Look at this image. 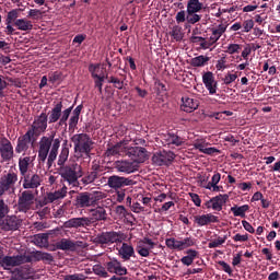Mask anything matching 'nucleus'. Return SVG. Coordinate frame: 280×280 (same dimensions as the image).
I'll return each mask as SVG.
<instances>
[{"label": "nucleus", "mask_w": 280, "mask_h": 280, "mask_svg": "<svg viewBox=\"0 0 280 280\" xmlns=\"http://www.w3.org/2000/svg\"><path fill=\"white\" fill-rule=\"evenodd\" d=\"M67 161H69V148L67 144H62L57 161L59 176H61L65 183L75 187V185H78V178H82V166L78 163L66 165L65 163H67Z\"/></svg>", "instance_id": "f257e3e1"}, {"label": "nucleus", "mask_w": 280, "mask_h": 280, "mask_svg": "<svg viewBox=\"0 0 280 280\" xmlns=\"http://www.w3.org/2000/svg\"><path fill=\"white\" fill-rule=\"evenodd\" d=\"M60 138H56V132H51L49 137L44 136L39 140V149L37 160L39 163L47 161L48 170L54 166L58 159V150H60Z\"/></svg>", "instance_id": "f03ea898"}, {"label": "nucleus", "mask_w": 280, "mask_h": 280, "mask_svg": "<svg viewBox=\"0 0 280 280\" xmlns=\"http://www.w3.org/2000/svg\"><path fill=\"white\" fill-rule=\"evenodd\" d=\"M106 195L102 191H83L79 192L74 198V207L77 209H89L96 207L100 200H104Z\"/></svg>", "instance_id": "7ed1b4c3"}, {"label": "nucleus", "mask_w": 280, "mask_h": 280, "mask_svg": "<svg viewBox=\"0 0 280 280\" xmlns=\"http://www.w3.org/2000/svg\"><path fill=\"white\" fill-rule=\"evenodd\" d=\"M71 141L74 143V152H80V154H85V156L91 154V150H93V140H91L90 135L75 133L72 136Z\"/></svg>", "instance_id": "20e7f679"}, {"label": "nucleus", "mask_w": 280, "mask_h": 280, "mask_svg": "<svg viewBox=\"0 0 280 280\" xmlns=\"http://www.w3.org/2000/svg\"><path fill=\"white\" fill-rule=\"evenodd\" d=\"M135 178L132 177H124L119 175H110L107 177V186L109 189H114V191H119V189H124L125 187H132L136 185Z\"/></svg>", "instance_id": "39448f33"}, {"label": "nucleus", "mask_w": 280, "mask_h": 280, "mask_svg": "<svg viewBox=\"0 0 280 280\" xmlns=\"http://www.w3.org/2000/svg\"><path fill=\"white\" fill-rule=\"evenodd\" d=\"M47 113H42L39 116L35 117L34 121L27 129L35 139H38L43 132L47 131Z\"/></svg>", "instance_id": "423d86ee"}, {"label": "nucleus", "mask_w": 280, "mask_h": 280, "mask_svg": "<svg viewBox=\"0 0 280 280\" xmlns=\"http://www.w3.org/2000/svg\"><path fill=\"white\" fill-rule=\"evenodd\" d=\"M23 264H32V256L16 255V256H2L0 258V266L2 268H16Z\"/></svg>", "instance_id": "0eeeda50"}, {"label": "nucleus", "mask_w": 280, "mask_h": 280, "mask_svg": "<svg viewBox=\"0 0 280 280\" xmlns=\"http://www.w3.org/2000/svg\"><path fill=\"white\" fill-rule=\"evenodd\" d=\"M104 176V166L97 161H93L90 171L81 178L83 185H91Z\"/></svg>", "instance_id": "6e6552de"}, {"label": "nucleus", "mask_w": 280, "mask_h": 280, "mask_svg": "<svg viewBox=\"0 0 280 280\" xmlns=\"http://www.w3.org/2000/svg\"><path fill=\"white\" fill-rule=\"evenodd\" d=\"M165 245L171 250H185L187 248H191V246H196V238L191 236L182 240L171 237L165 240Z\"/></svg>", "instance_id": "1a4fd4ad"}, {"label": "nucleus", "mask_w": 280, "mask_h": 280, "mask_svg": "<svg viewBox=\"0 0 280 280\" xmlns=\"http://www.w3.org/2000/svg\"><path fill=\"white\" fill-rule=\"evenodd\" d=\"M125 156L131 159L132 163H145L148 159V150L143 147H128L126 145Z\"/></svg>", "instance_id": "9d476101"}, {"label": "nucleus", "mask_w": 280, "mask_h": 280, "mask_svg": "<svg viewBox=\"0 0 280 280\" xmlns=\"http://www.w3.org/2000/svg\"><path fill=\"white\" fill-rule=\"evenodd\" d=\"M36 197L32 190H24L21 192L18 199V211L20 213H27L34 205Z\"/></svg>", "instance_id": "9b49d317"}, {"label": "nucleus", "mask_w": 280, "mask_h": 280, "mask_svg": "<svg viewBox=\"0 0 280 280\" xmlns=\"http://www.w3.org/2000/svg\"><path fill=\"white\" fill-rule=\"evenodd\" d=\"M124 242V236L119 232H102L97 234L94 238L95 244H121Z\"/></svg>", "instance_id": "f8f14e48"}, {"label": "nucleus", "mask_w": 280, "mask_h": 280, "mask_svg": "<svg viewBox=\"0 0 280 280\" xmlns=\"http://www.w3.org/2000/svg\"><path fill=\"white\" fill-rule=\"evenodd\" d=\"M36 141H38V138H35V136L26 131L23 136L18 138L15 147L16 154H23V152H27V150H30V145H34Z\"/></svg>", "instance_id": "ddd939ff"}, {"label": "nucleus", "mask_w": 280, "mask_h": 280, "mask_svg": "<svg viewBox=\"0 0 280 280\" xmlns=\"http://www.w3.org/2000/svg\"><path fill=\"white\" fill-rule=\"evenodd\" d=\"M19 180V175L14 172H9L0 178V196H3L5 191H14V186Z\"/></svg>", "instance_id": "4468645a"}, {"label": "nucleus", "mask_w": 280, "mask_h": 280, "mask_svg": "<svg viewBox=\"0 0 280 280\" xmlns=\"http://www.w3.org/2000/svg\"><path fill=\"white\" fill-rule=\"evenodd\" d=\"M175 159L176 154L174 152L163 150L153 154L152 162L154 165L162 167V165H172Z\"/></svg>", "instance_id": "2eb2a0df"}, {"label": "nucleus", "mask_w": 280, "mask_h": 280, "mask_svg": "<svg viewBox=\"0 0 280 280\" xmlns=\"http://www.w3.org/2000/svg\"><path fill=\"white\" fill-rule=\"evenodd\" d=\"M90 217L88 219L90 220V224L93 226V224H97V222H106L108 220V212H106L105 206H96L95 208H91L89 210Z\"/></svg>", "instance_id": "dca6fc26"}, {"label": "nucleus", "mask_w": 280, "mask_h": 280, "mask_svg": "<svg viewBox=\"0 0 280 280\" xmlns=\"http://www.w3.org/2000/svg\"><path fill=\"white\" fill-rule=\"evenodd\" d=\"M104 266L112 275H117L118 277L128 275V269L117 258H109Z\"/></svg>", "instance_id": "f3484780"}, {"label": "nucleus", "mask_w": 280, "mask_h": 280, "mask_svg": "<svg viewBox=\"0 0 280 280\" xmlns=\"http://www.w3.org/2000/svg\"><path fill=\"white\" fill-rule=\"evenodd\" d=\"M205 9V4L200 2V0H188L186 4V11L191 18L196 21V23H200L202 21V15L198 14V12H202Z\"/></svg>", "instance_id": "a211bd4d"}, {"label": "nucleus", "mask_w": 280, "mask_h": 280, "mask_svg": "<svg viewBox=\"0 0 280 280\" xmlns=\"http://www.w3.org/2000/svg\"><path fill=\"white\" fill-rule=\"evenodd\" d=\"M156 247V243L150 237H143L137 243L136 250L140 257H150V252Z\"/></svg>", "instance_id": "6ab92c4d"}, {"label": "nucleus", "mask_w": 280, "mask_h": 280, "mask_svg": "<svg viewBox=\"0 0 280 280\" xmlns=\"http://www.w3.org/2000/svg\"><path fill=\"white\" fill-rule=\"evenodd\" d=\"M0 156L5 163L14 159V147H12V142L5 137L0 141Z\"/></svg>", "instance_id": "aec40b11"}, {"label": "nucleus", "mask_w": 280, "mask_h": 280, "mask_svg": "<svg viewBox=\"0 0 280 280\" xmlns=\"http://www.w3.org/2000/svg\"><path fill=\"white\" fill-rule=\"evenodd\" d=\"M23 176V189H38L40 187V183H43V178L38 174L26 173Z\"/></svg>", "instance_id": "412c9836"}, {"label": "nucleus", "mask_w": 280, "mask_h": 280, "mask_svg": "<svg viewBox=\"0 0 280 280\" xmlns=\"http://www.w3.org/2000/svg\"><path fill=\"white\" fill-rule=\"evenodd\" d=\"M65 229H89L91 225V219L89 217H79L69 219L63 223Z\"/></svg>", "instance_id": "4be33fe9"}, {"label": "nucleus", "mask_w": 280, "mask_h": 280, "mask_svg": "<svg viewBox=\"0 0 280 280\" xmlns=\"http://www.w3.org/2000/svg\"><path fill=\"white\" fill-rule=\"evenodd\" d=\"M23 224V220L19 219L16 215H7L0 224L2 231H19Z\"/></svg>", "instance_id": "5701e85b"}, {"label": "nucleus", "mask_w": 280, "mask_h": 280, "mask_svg": "<svg viewBox=\"0 0 280 280\" xmlns=\"http://www.w3.org/2000/svg\"><path fill=\"white\" fill-rule=\"evenodd\" d=\"M162 143L164 147L167 145V148H179V145H183L185 143V139H183L180 136L174 133V132H167L162 136Z\"/></svg>", "instance_id": "b1692460"}, {"label": "nucleus", "mask_w": 280, "mask_h": 280, "mask_svg": "<svg viewBox=\"0 0 280 280\" xmlns=\"http://www.w3.org/2000/svg\"><path fill=\"white\" fill-rule=\"evenodd\" d=\"M57 231H60V228L51 230L49 233L35 234L33 237L34 245L39 248H49V235L56 234Z\"/></svg>", "instance_id": "393cba45"}, {"label": "nucleus", "mask_w": 280, "mask_h": 280, "mask_svg": "<svg viewBox=\"0 0 280 280\" xmlns=\"http://www.w3.org/2000/svg\"><path fill=\"white\" fill-rule=\"evenodd\" d=\"M114 167L115 170H117V172H122L125 174H132L133 172H137V170L139 168V165L135 164V162H130V161H116L114 163Z\"/></svg>", "instance_id": "a878e982"}, {"label": "nucleus", "mask_w": 280, "mask_h": 280, "mask_svg": "<svg viewBox=\"0 0 280 280\" xmlns=\"http://www.w3.org/2000/svg\"><path fill=\"white\" fill-rule=\"evenodd\" d=\"M202 82L206 89L209 91L210 95H215L218 90V83L215 82V78L213 77V72L208 71L202 75Z\"/></svg>", "instance_id": "bb28decb"}, {"label": "nucleus", "mask_w": 280, "mask_h": 280, "mask_svg": "<svg viewBox=\"0 0 280 280\" xmlns=\"http://www.w3.org/2000/svg\"><path fill=\"white\" fill-rule=\"evenodd\" d=\"M198 106H200V101L197 98L188 96L182 97L180 110H184V113H194V110H197Z\"/></svg>", "instance_id": "cd10ccee"}, {"label": "nucleus", "mask_w": 280, "mask_h": 280, "mask_svg": "<svg viewBox=\"0 0 280 280\" xmlns=\"http://www.w3.org/2000/svg\"><path fill=\"white\" fill-rule=\"evenodd\" d=\"M62 102H58L54 105V107L48 112L47 120L48 124H56L59 121L60 117H62Z\"/></svg>", "instance_id": "c85d7f7f"}, {"label": "nucleus", "mask_w": 280, "mask_h": 280, "mask_svg": "<svg viewBox=\"0 0 280 280\" xmlns=\"http://www.w3.org/2000/svg\"><path fill=\"white\" fill-rule=\"evenodd\" d=\"M175 21L177 25H183V23H186L187 25H196V23H198L191 15H189L187 10L178 11L175 15Z\"/></svg>", "instance_id": "c756f323"}, {"label": "nucleus", "mask_w": 280, "mask_h": 280, "mask_svg": "<svg viewBox=\"0 0 280 280\" xmlns=\"http://www.w3.org/2000/svg\"><path fill=\"white\" fill-rule=\"evenodd\" d=\"M68 191H69V188H67V186L63 185L58 190H55L54 192H48L46 195V201L56 202V200H62L63 198H67Z\"/></svg>", "instance_id": "7c9ffc66"}, {"label": "nucleus", "mask_w": 280, "mask_h": 280, "mask_svg": "<svg viewBox=\"0 0 280 280\" xmlns=\"http://www.w3.org/2000/svg\"><path fill=\"white\" fill-rule=\"evenodd\" d=\"M118 255L124 261H130L131 257H136L135 247L128 243H122L121 247L118 249Z\"/></svg>", "instance_id": "2f4dec72"}, {"label": "nucleus", "mask_w": 280, "mask_h": 280, "mask_svg": "<svg viewBox=\"0 0 280 280\" xmlns=\"http://www.w3.org/2000/svg\"><path fill=\"white\" fill-rule=\"evenodd\" d=\"M106 156H125L126 155V143L118 142L115 145L108 148L105 152Z\"/></svg>", "instance_id": "473e14b6"}, {"label": "nucleus", "mask_w": 280, "mask_h": 280, "mask_svg": "<svg viewBox=\"0 0 280 280\" xmlns=\"http://www.w3.org/2000/svg\"><path fill=\"white\" fill-rule=\"evenodd\" d=\"M82 108H84V105L80 104L73 109L72 116L69 119V130H75V128H78V122L80 121Z\"/></svg>", "instance_id": "72a5a7b5"}, {"label": "nucleus", "mask_w": 280, "mask_h": 280, "mask_svg": "<svg viewBox=\"0 0 280 280\" xmlns=\"http://www.w3.org/2000/svg\"><path fill=\"white\" fill-rule=\"evenodd\" d=\"M211 36L209 39L212 42L213 45H215L220 38H222V35L226 32V25L219 24L218 26H214L211 28Z\"/></svg>", "instance_id": "f704fd0d"}, {"label": "nucleus", "mask_w": 280, "mask_h": 280, "mask_svg": "<svg viewBox=\"0 0 280 280\" xmlns=\"http://www.w3.org/2000/svg\"><path fill=\"white\" fill-rule=\"evenodd\" d=\"M229 201V195H218L212 197V209L213 211H222V207Z\"/></svg>", "instance_id": "c9c22d12"}, {"label": "nucleus", "mask_w": 280, "mask_h": 280, "mask_svg": "<svg viewBox=\"0 0 280 280\" xmlns=\"http://www.w3.org/2000/svg\"><path fill=\"white\" fill-rule=\"evenodd\" d=\"M57 250H75V242L69 238H61L55 244Z\"/></svg>", "instance_id": "e433bc0d"}, {"label": "nucleus", "mask_w": 280, "mask_h": 280, "mask_svg": "<svg viewBox=\"0 0 280 280\" xmlns=\"http://www.w3.org/2000/svg\"><path fill=\"white\" fill-rule=\"evenodd\" d=\"M34 163V158L24 156L19 159V171L21 176H25L30 172V164Z\"/></svg>", "instance_id": "4c0bfd02"}, {"label": "nucleus", "mask_w": 280, "mask_h": 280, "mask_svg": "<svg viewBox=\"0 0 280 280\" xmlns=\"http://www.w3.org/2000/svg\"><path fill=\"white\" fill-rule=\"evenodd\" d=\"M13 25L21 32H31V30H34V24H32V21L26 19H18Z\"/></svg>", "instance_id": "58836bf2"}, {"label": "nucleus", "mask_w": 280, "mask_h": 280, "mask_svg": "<svg viewBox=\"0 0 280 280\" xmlns=\"http://www.w3.org/2000/svg\"><path fill=\"white\" fill-rule=\"evenodd\" d=\"M170 36L173 38V40H176V43H180V40L185 38V33H183V26L174 25L170 32Z\"/></svg>", "instance_id": "ea45409f"}, {"label": "nucleus", "mask_w": 280, "mask_h": 280, "mask_svg": "<svg viewBox=\"0 0 280 280\" xmlns=\"http://www.w3.org/2000/svg\"><path fill=\"white\" fill-rule=\"evenodd\" d=\"M250 209V206L248 205H243V206H237L235 205L230 209V211L233 212L234 218H246V211Z\"/></svg>", "instance_id": "a19ab883"}, {"label": "nucleus", "mask_w": 280, "mask_h": 280, "mask_svg": "<svg viewBox=\"0 0 280 280\" xmlns=\"http://www.w3.org/2000/svg\"><path fill=\"white\" fill-rule=\"evenodd\" d=\"M210 60L211 58H209L208 56L200 55L198 57H194L190 60V67H195V68L205 67L206 65L209 63Z\"/></svg>", "instance_id": "79ce46f5"}, {"label": "nucleus", "mask_w": 280, "mask_h": 280, "mask_svg": "<svg viewBox=\"0 0 280 280\" xmlns=\"http://www.w3.org/2000/svg\"><path fill=\"white\" fill-rule=\"evenodd\" d=\"M106 80L108 84H114L115 89H118V91H121V89H124V81L119 80V78L108 77V74H106Z\"/></svg>", "instance_id": "37998d69"}, {"label": "nucleus", "mask_w": 280, "mask_h": 280, "mask_svg": "<svg viewBox=\"0 0 280 280\" xmlns=\"http://www.w3.org/2000/svg\"><path fill=\"white\" fill-rule=\"evenodd\" d=\"M93 272H94V275H97L98 277H102L103 279H106L108 277V271H106V267H104L102 265H94Z\"/></svg>", "instance_id": "c03bdc74"}, {"label": "nucleus", "mask_w": 280, "mask_h": 280, "mask_svg": "<svg viewBox=\"0 0 280 280\" xmlns=\"http://www.w3.org/2000/svg\"><path fill=\"white\" fill-rule=\"evenodd\" d=\"M19 21V10L13 9L8 12L5 23H16Z\"/></svg>", "instance_id": "a18cd8bd"}, {"label": "nucleus", "mask_w": 280, "mask_h": 280, "mask_svg": "<svg viewBox=\"0 0 280 280\" xmlns=\"http://www.w3.org/2000/svg\"><path fill=\"white\" fill-rule=\"evenodd\" d=\"M8 213H10V207L7 205V202L3 199H0V220H3V218H7Z\"/></svg>", "instance_id": "49530a36"}, {"label": "nucleus", "mask_w": 280, "mask_h": 280, "mask_svg": "<svg viewBox=\"0 0 280 280\" xmlns=\"http://www.w3.org/2000/svg\"><path fill=\"white\" fill-rule=\"evenodd\" d=\"M27 19H33V21H38L43 19V11L38 9H31L28 11Z\"/></svg>", "instance_id": "de8ad7c7"}, {"label": "nucleus", "mask_w": 280, "mask_h": 280, "mask_svg": "<svg viewBox=\"0 0 280 280\" xmlns=\"http://www.w3.org/2000/svg\"><path fill=\"white\" fill-rule=\"evenodd\" d=\"M242 51V45L240 44H230L226 47V54H230V56H233L234 54H240Z\"/></svg>", "instance_id": "09e8293b"}, {"label": "nucleus", "mask_w": 280, "mask_h": 280, "mask_svg": "<svg viewBox=\"0 0 280 280\" xmlns=\"http://www.w3.org/2000/svg\"><path fill=\"white\" fill-rule=\"evenodd\" d=\"M195 222H196V224H198V226H207V224H209L207 214L195 215Z\"/></svg>", "instance_id": "8fccbe9b"}, {"label": "nucleus", "mask_w": 280, "mask_h": 280, "mask_svg": "<svg viewBox=\"0 0 280 280\" xmlns=\"http://www.w3.org/2000/svg\"><path fill=\"white\" fill-rule=\"evenodd\" d=\"M243 32L248 33L253 27H255V21L253 20H245L242 24Z\"/></svg>", "instance_id": "3c124183"}, {"label": "nucleus", "mask_w": 280, "mask_h": 280, "mask_svg": "<svg viewBox=\"0 0 280 280\" xmlns=\"http://www.w3.org/2000/svg\"><path fill=\"white\" fill-rule=\"evenodd\" d=\"M218 264H219V266L222 267L223 272L229 273L230 277L233 276V269H231V266L229 264H226V261L219 260Z\"/></svg>", "instance_id": "603ef678"}, {"label": "nucleus", "mask_w": 280, "mask_h": 280, "mask_svg": "<svg viewBox=\"0 0 280 280\" xmlns=\"http://www.w3.org/2000/svg\"><path fill=\"white\" fill-rule=\"evenodd\" d=\"M175 205L176 203L174 201H167L159 208L158 213H165V211H170L172 207H175Z\"/></svg>", "instance_id": "864d4df0"}, {"label": "nucleus", "mask_w": 280, "mask_h": 280, "mask_svg": "<svg viewBox=\"0 0 280 280\" xmlns=\"http://www.w3.org/2000/svg\"><path fill=\"white\" fill-rule=\"evenodd\" d=\"M63 280H86V276L84 273L67 275Z\"/></svg>", "instance_id": "5fc2aeb1"}, {"label": "nucleus", "mask_w": 280, "mask_h": 280, "mask_svg": "<svg viewBox=\"0 0 280 280\" xmlns=\"http://www.w3.org/2000/svg\"><path fill=\"white\" fill-rule=\"evenodd\" d=\"M195 150H199V152H205V149L207 148V142L205 140H197L192 144Z\"/></svg>", "instance_id": "6e6d98bb"}, {"label": "nucleus", "mask_w": 280, "mask_h": 280, "mask_svg": "<svg viewBox=\"0 0 280 280\" xmlns=\"http://www.w3.org/2000/svg\"><path fill=\"white\" fill-rule=\"evenodd\" d=\"M89 71H90V73H91V75H92V78L94 79V78H97V75H98V71H100V63H92V65H90L89 66Z\"/></svg>", "instance_id": "4d7b16f0"}, {"label": "nucleus", "mask_w": 280, "mask_h": 280, "mask_svg": "<svg viewBox=\"0 0 280 280\" xmlns=\"http://www.w3.org/2000/svg\"><path fill=\"white\" fill-rule=\"evenodd\" d=\"M236 80H237V74L228 73L223 78V82H224V84H226V86H229V84H233V82H235Z\"/></svg>", "instance_id": "13d9d810"}, {"label": "nucleus", "mask_w": 280, "mask_h": 280, "mask_svg": "<svg viewBox=\"0 0 280 280\" xmlns=\"http://www.w3.org/2000/svg\"><path fill=\"white\" fill-rule=\"evenodd\" d=\"M215 69L218 71H224L226 69V57H222L217 61Z\"/></svg>", "instance_id": "bf43d9fd"}, {"label": "nucleus", "mask_w": 280, "mask_h": 280, "mask_svg": "<svg viewBox=\"0 0 280 280\" xmlns=\"http://www.w3.org/2000/svg\"><path fill=\"white\" fill-rule=\"evenodd\" d=\"M72 110H73V106H70V107H68V108H66L63 110L61 109L60 118L61 119H66L67 121H69V117H71Z\"/></svg>", "instance_id": "052dcab7"}, {"label": "nucleus", "mask_w": 280, "mask_h": 280, "mask_svg": "<svg viewBox=\"0 0 280 280\" xmlns=\"http://www.w3.org/2000/svg\"><path fill=\"white\" fill-rule=\"evenodd\" d=\"M8 82H10L11 86H15L16 89H21L23 86V82H21V79H14V78H7Z\"/></svg>", "instance_id": "680f3d73"}, {"label": "nucleus", "mask_w": 280, "mask_h": 280, "mask_svg": "<svg viewBox=\"0 0 280 280\" xmlns=\"http://www.w3.org/2000/svg\"><path fill=\"white\" fill-rule=\"evenodd\" d=\"M225 240L222 237H219L215 241H212L208 244V248H218V246H222L224 244Z\"/></svg>", "instance_id": "e2e57ef3"}, {"label": "nucleus", "mask_w": 280, "mask_h": 280, "mask_svg": "<svg viewBox=\"0 0 280 280\" xmlns=\"http://www.w3.org/2000/svg\"><path fill=\"white\" fill-rule=\"evenodd\" d=\"M189 196L196 207H200L202 205V200L200 199V196L196 192H189Z\"/></svg>", "instance_id": "0e129e2a"}, {"label": "nucleus", "mask_w": 280, "mask_h": 280, "mask_svg": "<svg viewBox=\"0 0 280 280\" xmlns=\"http://www.w3.org/2000/svg\"><path fill=\"white\" fill-rule=\"evenodd\" d=\"M115 213L116 215H118V218H126V214H127L126 207L117 206L115 208Z\"/></svg>", "instance_id": "69168bd1"}, {"label": "nucleus", "mask_w": 280, "mask_h": 280, "mask_svg": "<svg viewBox=\"0 0 280 280\" xmlns=\"http://www.w3.org/2000/svg\"><path fill=\"white\" fill-rule=\"evenodd\" d=\"M125 198H126V189L121 188L119 190H116L117 202H124Z\"/></svg>", "instance_id": "338daca9"}, {"label": "nucleus", "mask_w": 280, "mask_h": 280, "mask_svg": "<svg viewBox=\"0 0 280 280\" xmlns=\"http://www.w3.org/2000/svg\"><path fill=\"white\" fill-rule=\"evenodd\" d=\"M232 240H233L234 242H248V234L242 235V234L237 233V234H235V235L232 237Z\"/></svg>", "instance_id": "774afa93"}]
</instances>
